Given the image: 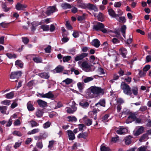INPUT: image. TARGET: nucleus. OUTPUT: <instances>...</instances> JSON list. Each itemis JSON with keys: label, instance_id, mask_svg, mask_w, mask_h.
<instances>
[{"label": "nucleus", "instance_id": "3", "mask_svg": "<svg viewBox=\"0 0 151 151\" xmlns=\"http://www.w3.org/2000/svg\"><path fill=\"white\" fill-rule=\"evenodd\" d=\"M121 88L123 91L124 93L126 94L131 95L132 94L130 87L124 82L121 83Z\"/></svg>", "mask_w": 151, "mask_h": 151}, {"label": "nucleus", "instance_id": "58", "mask_svg": "<svg viewBox=\"0 0 151 151\" xmlns=\"http://www.w3.org/2000/svg\"><path fill=\"white\" fill-rule=\"evenodd\" d=\"M121 5V3L120 1L115 2L114 4V6L116 7H119Z\"/></svg>", "mask_w": 151, "mask_h": 151}, {"label": "nucleus", "instance_id": "2", "mask_svg": "<svg viewBox=\"0 0 151 151\" xmlns=\"http://www.w3.org/2000/svg\"><path fill=\"white\" fill-rule=\"evenodd\" d=\"M78 64L79 66L85 71L88 72L91 70V65L87 61H80L78 62Z\"/></svg>", "mask_w": 151, "mask_h": 151}, {"label": "nucleus", "instance_id": "64", "mask_svg": "<svg viewBox=\"0 0 151 151\" xmlns=\"http://www.w3.org/2000/svg\"><path fill=\"white\" fill-rule=\"evenodd\" d=\"M119 21L121 22L122 23H124L126 22L125 18L124 17H122L119 18Z\"/></svg>", "mask_w": 151, "mask_h": 151}, {"label": "nucleus", "instance_id": "10", "mask_svg": "<svg viewBox=\"0 0 151 151\" xmlns=\"http://www.w3.org/2000/svg\"><path fill=\"white\" fill-rule=\"evenodd\" d=\"M88 55V53H82L80 55H76L75 57L74 60L76 61L80 60Z\"/></svg>", "mask_w": 151, "mask_h": 151}, {"label": "nucleus", "instance_id": "6", "mask_svg": "<svg viewBox=\"0 0 151 151\" xmlns=\"http://www.w3.org/2000/svg\"><path fill=\"white\" fill-rule=\"evenodd\" d=\"M117 133L119 134H123L127 132V130L123 127H119L115 130Z\"/></svg>", "mask_w": 151, "mask_h": 151}, {"label": "nucleus", "instance_id": "14", "mask_svg": "<svg viewBox=\"0 0 151 151\" xmlns=\"http://www.w3.org/2000/svg\"><path fill=\"white\" fill-rule=\"evenodd\" d=\"M38 75L41 78L45 79H48L50 76L48 73L45 72L39 73Z\"/></svg>", "mask_w": 151, "mask_h": 151}, {"label": "nucleus", "instance_id": "60", "mask_svg": "<svg viewBox=\"0 0 151 151\" xmlns=\"http://www.w3.org/2000/svg\"><path fill=\"white\" fill-rule=\"evenodd\" d=\"M117 102L118 104H121L124 103V101L122 99L119 98L117 99Z\"/></svg>", "mask_w": 151, "mask_h": 151}, {"label": "nucleus", "instance_id": "35", "mask_svg": "<svg viewBox=\"0 0 151 151\" xmlns=\"http://www.w3.org/2000/svg\"><path fill=\"white\" fill-rule=\"evenodd\" d=\"M84 121L85 124L87 126H90L92 124V121L89 119L85 118L84 119Z\"/></svg>", "mask_w": 151, "mask_h": 151}, {"label": "nucleus", "instance_id": "22", "mask_svg": "<svg viewBox=\"0 0 151 151\" xmlns=\"http://www.w3.org/2000/svg\"><path fill=\"white\" fill-rule=\"evenodd\" d=\"M40 131L39 128H35L28 132L27 134L28 135H31L35 134L39 132Z\"/></svg>", "mask_w": 151, "mask_h": 151}, {"label": "nucleus", "instance_id": "26", "mask_svg": "<svg viewBox=\"0 0 151 151\" xmlns=\"http://www.w3.org/2000/svg\"><path fill=\"white\" fill-rule=\"evenodd\" d=\"M88 136V134L86 132H83L79 134L77 136V137L79 139L83 138L86 139Z\"/></svg>", "mask_w": 151, "mask_h": 151}, {"label": "nucleus", "instance_id": "44", "mask_svg": "<svg viewBox=\"0 0 151 151\" xmlns=\"http://www.w3.org/2000/svg\"><path fill=\"white\" fill-rule=\"evenodd\" d=\"M97 17L99 21L101 22H102L104 21V17L102 13H99Z\"/></svg>", "mask_w": 151, "mask_h": 151}, {"label": "nucleus", "instance_id": "62", "mask_svg": "<svg viewBox=\"0 0 151 151\" xmlns=\"http://www.w3.org/2000/svg\"><path fill=\"white\" fill-rule=\"evenodd\" d=\"M147 109V107L146 106H142L140 107L139 111H144Z\"/></svg>", "mask_w": 151, "mask_h": 151}, {"label": "nucleus", "instance_id": "53", "mask_svg": "<svg viewBox=\"0 0 151 151\" xmlns=\"http://www.w3.org/2000/svg\"><path fill=\"white\" fill-rule=\"evenodd\" d=\"M65 25L66 27L68 29L71 30L73 29L72 27L70 25L68 21H66Z\"/></svg>", "mask_w": 151, "mask_h": 151}, {"label": "nucleus", "instance_id": "51", "mask_svg": "<svg viewBox=\"0 0 151 151\" xmlns=\"http://www.w3.org/2000/svg\"><path fill=\"white\" fill-rule=\"evenodd\" d=\"M10 101L8 100H5L2 101L1 102V103L2 104L6 105H9L10 104Z\"/></svg>", "mask_w": 151, "mask_h": 151}, {"label": "nucleus", "instance_id": "18", "mask_svg": "<svg viewBox=\"0 0 151 151\" xmlns=\"http://www.w3.org/2000/svg\"><path fill=\"white\" fill-rule=\"evenodd\" d=\"M105 104L106 102L105 99H101L99 102L96 104L95 105V106L99 107L98 105H99L101 106L105 107Z\"/></svg>", "mask_w": 151, "mask_h": 151}, {"label": "nucleus", "instance_id": "49", "mask_svg": "<svg viewBox=\"0 0 151 151\" xmlns=\"http://www.w3.org/2000/svg\"><path fill=\"white\" fill-rule=\"evenodd\" d=\"M71 57L69 56H65L63 58V61L64 62H68L71 59Z\"/></svg>", "mask_w": 151, "mask_h": 151}, {"label": "nucleus", "instance_id": "39", "mask_svg": "<svg viewBox=\"0 0 151 151\" xmlns=\"http://www.w3.org/2000/svg\"><path fill=\"white\" fill-rule=\"evenodd\" d=\"M43 113V111L40 109H38L37 111L36 112V115L38 117H41Z\"/></svg>", "mask_w": 151, "mask_h": 151}, {"label": "nucleus", "instance_id": "31", "mask_svg": "<svg viewBox=\"0 0 151 151\" xmlns=\"http://www.w3.org/2000/svg\"><path fill=\"white\" fill-rule=\"evenodd\" d=\"M146 146H142L137 149V151H150L147 148Z\"/></svg>", "mask_w": 151, "mask_h": 151}, {"label": "nucleus", "instance_id": "48", "mask_svg": "<svg viewBox=\"0 0 151 151\" xmlns=\"http://www.w3.org/2000/svg\"><path fill=\"white\" fill-rule=\"evenodd\" d=\"M132 41V36L130 35L129 38L125 42V43L128 45L130 44Z\"/></svg>", "mask_w": 151, "mask_h": 151}, {"label": "nucleus", "instance_id": "30", "mask_svg": "<svg viewBox=\"0 0 151 151\" xmlns=\"http://www.w3.org/2000/svg\"><path fill=\"white\" fill-rule=\"evenodd\" d=\"M6 56L9 58H17V55L15 54L11 53H7L6 54Z\"/></svg>", "mask_w": 151, "mask_h": 151}, {"label": "nucleus", "instance_id": "11", "mask_svg": "<svg viewBox=\"0 0 151 151\" xmlns=\"http://www.w3.org/2000/svg\"><path fill=\"white\" fill-rule=\"evenodd\" d=\"M27 7V5L25 4H22L18 3L15 6L16 9L18 11L24 10Z\"/></svg>", "mask_w": 151, "mask_h": 151}, {"label": "nucleus", "instance_id": "17", "mask_svg": "<svg viewBox=\"0 0 151 151\" xmlns=\"http://www.w3.org/2000/svg\"><path fill=\"white\" fill-rule=\"evenodd\" d=\"M37 102L40 106L44 107L47 106V103L41 99L37 100Z\"/></svg>", "mask_w": 151, "mask_h": 151}, {"label": "nucleus", "instance_id": "52", "mask_svg": "<svg viewBox=\"0 0 151 151\" xmlns=\"http://www.w3.org/2000/svg\"><path fill=\"white\" fill-rule=\"evenodd\" d=\"M6 110V106H0V111L2 113H5Z\"/></svg>", "mask_w": 151, "mask_h": 151}, {"label": "nucleus", "instance_id": "54", "mask_svg": "<svg viewBox=\"0 0 151 151\" xmlns=\"http://www.w3.org/2000/svg\"><path fill=\"white\" fill-rule=\"evenodd\" d=\"M31 24L32 26V27L31 28V30L32 31H34L35 29V27L37 26V25L36 24V22H32Z\"/></svg>", "mask_w": 151, "mask_h": 151}, {"label": "nucleus", "instance_id": "27", "mask_svg": "<svg viewBox=\"0 0 151 151\" xmlns=\"http://www.w3.org/2000/svg\"><path fill=\"white\" fill-rule=\"evenodd\" d=\"M79 105L83 108L88 107L89 106V104L86 101H82L79 103Z\"/></svg>", "mask_w": 151, "mask_h": 151}, {"label": "nucleus", "instance_id": "38", "mask_svg": "<svg viewBox=\"0 0 151 151\" xmlns=\"http://www.w3.org/2000/svg\"><path fill=\"white\" fill-rule=\"evenodd\" d=\"M29 123L32 127L38 126L39 125V124L34 120H31L29 122Z\"/></svg>", "mask_w": 151, "mask_h": 151}, {"label": "nucleus", "instance_id": "32", "mask_svg": "<svg viewBox=\"0 0 151 151\" xmlns=\"http://www.w3.org/2000/svg\"><path fill=\"white\" fill-rule=\"evenodd\" d=\"M63 67L62 66L58 65L57 67L55 70L56 71L57 73H60L62 72L63 69Z\"/></svg>", "mask_w": 151, "mask_h": 151}, {"label": "nucleus", "instance_id": "43", "mask_svg": "<svg viewBox=\"0 0 151 151\" xmlns=\"http://www.w3.org/2000/svg\"><path fill=\"white\" fill-rule=\"evenodd\" d=\"M93 80V78L92 77H86L83 80V82L85 83H87L92 81Z\"/></svg>", "mask_w": 151, "mask_h": 151}, {"label": "nucleus", "instance_id": "16", "mask_svg": "<svg viewBox=\"0 0 151 151\" xmlns=\"http://www.w3.org/2000/svg\"><path fill=\"white\" fill-rule=\"evenodd\" d=\"M89 61L90 62L95 65L98 63V59L97 58H95L94 55H91L89 58Z\"/></svg>", "mask_w": 151, "mask_h": 151}, {"label": "nucleus", "instance_id": "33", "mask_svg": "<svg viewBox=\"0 0 151 151\" xmlns=\"http://www.w3.org/2000/svg\"><path fill=\"white\" fill-rule=\"evenodd\" d=\"M73 81L72 79L67 78L66 79L62 81L63 83H65L66 85H69Z\"/></svg>", "mask_w": 151, "mask_h": 151}, {"label": "nucleus", "instance_id": "19", "mask_svg": "<svg viewBox=\"0 0 151 151\" xmlns=\"http://www.w3.org/2000/svg\"><path fill=\"white\" fill-rule=\"evenodd\" d=\"M27 107L28 110L29 111H33L35 109V108L33 105V102L31 101H29L27 103Z\"/></svg>", "mask_w": 151, "mask_h": 151}, {"label": "nucleus", "instance_id": "45", "mask_svg": "<svg viewBox=\"0 0 151 151\" xmlns=\"http://www.w3.org/2000/svg\"><path fill=\"white\" fill-rule=\"evenodd\" d=\"M133 93L135 95H137L138 94V88L137 86H134L133 87L132 89Z\"/></svg>", "mask_w": 151, "mask_h": 151}, {"label": "nucleus", "instance_id": "9", "mask_svg": "<svg viewBox=\"0 0 151 151\" xmlns=\"http://www.w3.org/2000/svg\"><path fill=\"white\" fill-rule=\"evenodd\" d=\"M39 95L42 98H45L48 99L52 98L54 97V95L52 91H49L48 93L43 94L39 93Z\"/></svg>", "mask_w": 151, "mask_h": 151}, {"label": "nucleus", "instance_id": "12", "mask_svg": "<svg viewBox=\"0 0 151 151\" xmlns=\"http://www.w3.org/2000/svg\"><path fill=\"white\" fill-rule=\"evenodd\" d=\"M104 27V25L101 23L98 22L97 24L93 26V28L96 30H101Z\"/></svg>", "mask_w": 151, "mask_h": 151}, {"label": "nucleus", "instance_id": "57", "mask_svg": "<svg viewBox=\"0 0 151 151\" xmlns=\"http://www.w3.org/2000/svg\"><path fill=\"white\" fill-rule=\"evenodd\" d=\"M109 116V115L108 114L105 115L102 118L103 121L104 122H107Z\"/></svg>", "mask_w": 151, "mask_h": 151}, {"label": "nucleus", "instance_id": "5", "mask_svg": "<svg viewBox=\"0 0 151 151\" xmlns=\"http://www.w3.org/2000/svg\"><path fill=\"white\" fill-rule=\"evenodd\" d=\"M144 130L142 126H138L136 127L133 131V134L135 136H137L142 133Z\"/></svg>", "mask_w": 151, "mask_h": 151}, {"label": "nucleus", "instance_id": "59", "mask_svg": "<svg viewBox=\"0 0 151 151\" xmlns=\"http://www.w3.org/2000/svg\"><path fill=\"white\" fill-rule=\"evenodd\" d=\"M51 46L48 45L46 48L45 49V52L47 53H49L50 52Z\"/></svg>", "mask_w": 151, "mask_h": 151}, {"label": "nucleus", "instance_id": "4", "mask_svg": "<svg viewBox=\"0 0 151 151\" xmlns=\"http://www.w3.org/2000/svg\"><path fill=\"white\" fill-rule=\"evenodd\" d=\"M66 111L67 113L69 114H72L75 111H76L77 108L76 106V104L75 102L73 101L72 105L71 106V108L70 107H66Z\"/></svg>", "mask_w": 151, "mask_h": 151}, {"label": "nucleus", "instance_id": "23", "mask_svg": "<svg viewBox=\"0 0 151 151\" xmlns=\"http://www.w3.org/2000/svg\"><path fill=\"white\" fill-rule=\"evenodd\" d=\"M108 12L109 14L112 17H116L117 16L119 17L118 15L116 14L112 9H109L108 10Z\"/></svg>", "mask_w": 151, "mask_h": 151}, {"label": "nucleus", "instance_id": "13", "mask_svg": "<svg viewBox=\"0 0 151 151\" xmlns=\"http://www.w3.org/2000/svg\"><path fill=\"white\" fill-rule=\"evenodd\" d=\"M67 132L69 139L72 140L74 139L75 137L73 132L71 130H68Z\"/></svg>", "mask_w": 151, "mask_h": 151}, {"label": "nucleus", "instance_id": "41", "mask_svg": "<svg viewBox=\"0 0 151 151\" xmlns=\"http://www.w3.org/2000/svg\"><path fill=\"white\" fill-rule=\"evenodd\" d=\"M14 96V93L13 92H11L8 93L6 95V97L7 99H12Z\"/></svg>", "mask_w": 151, "mask_h": 151}, {"label": "nucleus", "instance_id": "42", "mask_svg": "<svg viewBox=\"0 0 151 151\" xmlns=\"http://www.w3.org/2000/svg\"><path fill=\"white\" fill-rule=\"evenodd\" d=\"M15 65H18L20 68H22L23 66V64L22 62L20 60H17L15 62Z\"/></svg>", "mask_w": 151, "mask_h": 151}, {"label": "nucleus", "instance_id": "28", "mask_svg": "<svg viewBox=\"0 0 151 151\" xmlns=\"http://www.w3.org/2000/svg\"><path fill=\"white\" fill-rule=\"evenodd\" d=\"M68 121L72 122H75L77 121V118L74 116H69L67 117Z\"/></svg>", "mask_w": 151, "mask_h": 151}, {"label": "nucleus", "instance_id": "55", "mask_svg": "<svg viewBox=\"0 0 151 151\" xmlns=\"http://www.w3.org/2000/svg\"><path fill=\"white\" fill-rule=\"evenodd\" d=\"M119 140V137L118 136H116L115 137H112L111 139V142L115 143L117 142Z\"/></svg>", "mask_w": 151, "mask_h": 151}, {"label": "nucleus", "instance_id": "25", "mask_svg": "<svg viewBox=\"0 0 151 151\" xmlns=\"http://www.w3.org/2000/svg\"><path fill=\"white\" fill-rule=\"evenodd\" d=\"M61 6L64 9H70L71 7V6L70 4L66 3L62 4Z\"/></svg>", "mask_w": 151, "mask_h": 151}, {"label": "nucleus", "instance_id": "34", "mask_svg": "<svg viewBox=\"0 0 151 151\" xmlns=\"http://www.w3.org/2000/svg\"><path fill=\"white\" fill-rule=\"evenodd\" d=\"M126 28L127 27L126 26L123 25L122 27L121 28V32L122 33V35L125 39H126L125 35V30H126Z\"/></svg>", "mask_w": 151, "mask_h": 151}, {"label": "nucleus", "instance_id": "24", "mask_svg": "<svg viewBox=\"0 0 151 151\" xmlns=\"http://www.w3.org/2000/svg\"><path fill=\"white\" fill-rule=\"evenodd\" d=\"M132 137L130 136H127L124 138L125 143L126 145H129L131 143Z\"/></svg>", "mask_w": 151, "mask_h": 151}, {"label": "nucleus", "instance_id": "36", "mask_svg": "<svg viewBox=\"0 0 151 151\" xmlns=\"http://www.w3.org/2000/svg\"><path fill=\"white\" fill-rule=\"evenodd\" d=\"M2 8L3 11L5 12H6L9 11L11 9V8L8 7L6 6L5 4H3L2 5Z\"/></svg>", "mask_w": 151, "mask_h": 151}, {"label": "nucleus", "instance_id": "7", "mask_svg": "<svg viewBox=\"0 0 151 151\" xmlns=\"http://www.w3.org/2000/svg\"><path fill=\"white\" fill-rule=\"evenodd\" d=\"M57 11V9L55 6H50L47 8L46 14L48 15H50Z\"/></svg>", "mask_w": 151, "mask_h": 151}, {"label": "nucleus", "instance_id": "37", "mask_svg": "<svg viewBox=\"0 0 151 151\" xmlns=\"http://www.w3.org/2000/svg\"><path fill=\"white\" fill-rule=\"evenodd\" d=\"M86 17V14H83L82 16H78V20L79 21H82L84 20Z\"/></svg>", "mask_w": 151, "mask_h": 151}, {"label": "nucleus", "instance_id": "61", "mask_svg": "<svg viewBox=\"0 0 151 151\" xmlns=\"http://www.w3.org/2000/svg\"><path fill=\"white\" fill-rule=\"evenodd\" d=\"M150 66L149 65H146L143 68V70L144 71H147L150 68Z\"/></svg>", "mask_w": 151, "mask_h": 151}, {"label": "nucleus", "instance_id": "56", "mask_svg": "<svg viewBox=\"0 0 151 151\" xmlns=\"http://www.w3.org/2000/svg\"><path fill=\"white\" fill-rule=\"evenodd\" d=\"M13 134L14 135H15L20 137L22 136V134L20 132L16 131L13 132Z\"/></svg>", "mask_w": 151, "mask_h": 151}, {"label": "nucleus", "instance_id": "8", "mask_svg": "<svg viewBox=\"0 0 151 151\" xmlns=\"http://www.w3.org/2000/svg\"><path fill=\"white\" fill-rule=\"evenodd\" d=\"M21 71L12 72L10 76V78L11 79L18 78L21 76Z\"/></svg>", "mask_w": 151, "mask_h": 151}, {"label": "nucleus", "instance_id": "50", "mask_svg": "<svg viewBox=\"0 0 151 151\" xmlns=\"http://www.w3.org/2000/svg\"><path fill=\"white\" fill-rule=\"evenodd\" d=\"M51 124V123L50 122H47L43 124V127L45 129H46L50 127Z\"/></svg>", "mask_w": 151, "mask_h": 151}, {"label": "nucleus", "instance_id": "15", "mask_svg": "<svg viewBox=\"0 0 151 151\" xmlns=\"http://www.w3.org/2000/svg\"><path fill=\"white\" fill-rule=\"evenodd\" d=\"M119 51L122 56L124 58H125L127 53V49L124 47H121L119 49Z\"/></svg>", "mask_w": 151, "mask_h": 151}, {"label": "nucleus", "instance_id": "21", "mask_svg": "<svg viewBox=\"0 0 151 151\" xmlns=\"http://www.w3.org/2000/svg\"><path fill=\"white\" fill-rule=\"evenodd\" d=\"M77 86L80 92H82L84 88V84L83 83L78 82L77 83Z\"/></svg>", "mask_w": 151, "mask_h": 151}, {"label": "nucleus", "instance_id": "29", "mask_svg": "<svg viewBox=\"0 0 151 151\" xmlns=\"http://www.w3.org/2000/svg\"><path fill=\"white\" fill-rule=\"evenodd\" d=\"M136 117L135 114H130L127 118V121L129 120V119L130 118H131V120L129 122H131L136 119ZM127 121L128 122V121Z\"/></svg>", "mask_w": 151, "mask_h": 151}, {"label": "nucleus", "instance_id": "20", "mask_svg": "<svg viewBox=\"0 0 151 151\" xmlns=\"http://www.w3.org/2000/svg\"><path fill=\"white\" fill-rule=\"evenodd\" d=\"M92 44L96 47H98L100 45V41L98 39H95L93 40Z\"/></svg>", "mask_w": 151, "mask_h": 151}, {"label": "nucleus", "instance_id": "63", "mask_svg": "<svg viewBox=\"0 0 151 151\" xmlns=\"http://www.w3.org/2000/svg\"><path fill=\"white\" fill-rule=\"evenodd\" d=\"M112 42L114 44L119 43V40L116 38H114L111 40Z\"/></svg>", "mask_w": 151, "mask_h": 151}, {"label": "nucleus", "instance_id": "46", "mask_svg": "<svg viewBox=\"0 0 151 151\" xmlns=\"http://www.w3.org/2000/svg\"><path fill=\"white\" fill-rule=\"evenodd\" d=\"M40 27L41 29H42L44 31L48 30L49 29V26L46 25H41L40 26Z\"/></svg>", "mask_w": 151, "mask_h": 151}, {"label": "nucleus", "instance_id": "1", "mask_svg": "<svg viewBox=\"0 0 151 151\" xmlns=\"http://www.w3.org/2000/svg\"><path fill=\"white\" fill-rule=\"evenodd\" d=\"M89 90L92 93V95L90 96L91 98L97 97L100 94L103 95L104 92V89L95 86L91 87Z\"/></svg>", "mask_w": 151, "mask_h": 151}, {"label": "nucleus", "instance_id": "47", "mask_svg": "<svg viewBox=\"0 0 151 151\" xmlns=\"http://www.w3.org/2000/svg\"><path fill=\"white\" fill-rule=\"evenodd\" d=\"M101 151H111L110 149L108 147L101 145L100 148Z\"/></svg>", "mask_w": 151, "mask_h": 151}, {"label": "nucleus", "instance_id": "40", "mask_svg": "<svg viewBox=\"0 0 151 151\" xmlns=\"http://www.w3.org/2000/svg\"><path fill=\"white\" fill-rule=\"evenodd\" d=\"M34 62L37 63H41L42 62V59L39 57H35L33 59Z\"/></svg>", "mask_w": 151, "mask_h": 151}]
</instances>
